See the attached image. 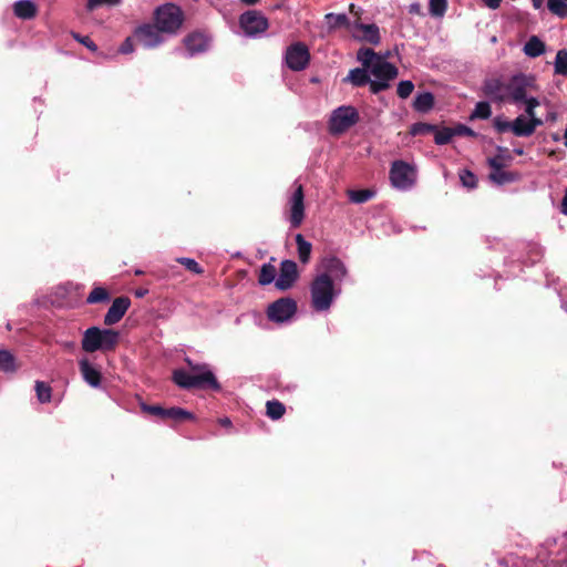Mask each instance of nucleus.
<instances>
[{
    "instance_id": "nucleus-1",
    "label": "nucleus",
    "mask_w": 567,
    "mask_h": 567,
    "mask_svg": "<svg viewBox=\"0 0 567 567\" xmlns=\"http://www.w3.org/2000/svg\"><path fill=\"white\" fill-rule=\"evenodd\" d=\"M187 362L190 367L189 371L184 369L173 371L172 380L177 386L184 390L197 389L216 392L221 390L220 383L207 364H192L189 360Z\"/></svg>"
},
{
    "instance_id": "nucleus-2",
    "label": "nucleus",
    "mask_w": 567,
    "mask_h": 567,
    "mask_svg": "<svg viewBox=\"0 0 567 567\" xmlns=\"http://www.w3.org/2000/svg\"><path fill=\"white\" fill-rule=\"evenodd\" d=\"M389 53L381 55L371 48H360L357 52V60L377 79L390 82L398 78L399 69L386 61Z\"/></svg>"
},
{
    "instance_id": "nucleus-3",
    "label": "nucleus",
    "mask_w": 567,
    "mask_h": 567,
    "mask_svg": "<svg viewBox=\"0 0 567 567\" xmlns=\"http://www.w3.org/2000/svg\"><path fill=\"white\" fill-rule=\"evenodd\" d=\"M120 342V333L113 329L87 328L82 338V349L85 352L113 351Z\"/></svg>"
},
{
    "instance_id": "nucleus-4",
    "label": "nucleus",
    "mask_w": 567,
    "mask_h": 567,
    "mask_svg": "<svg viewBox=\"0 0 567 567\" xmlns=\"http://www.w3.org/2000/svg\"><path fill=\"white\" fill-rule=\"evenodd\" d=\"M153 20L163 33L176 34L184 23L185 16L181 7L168 2L154 10Z\"/></svg>"
},
{
    "instance_id": "nucleus-5",
    "label": "nucleus",
    "mask_w": 567,
    "mask_h": 567,
    "mask_svg": "<svg viewBox=\"0 0 567 567\" xmlns=\"http://www.w3.org/2000/svg\"><path fill=\"white\" fill-rule=\"evenodd\" d=\"M311 306L316 311L328 310L337 295L331 276L320 274L311 282Z\"/></svg>"
},
{
    "instance_id": "nucleus-6",
    "label": "nucleus",
    "mask_w": 567,
    "mask_h": 567,
    "mask_svg": "<svg viewBox=\"0 0 567 567\" xmlns=\"http://www.w3.org/2000/svg\"><path fill=\"white\" fill-rule=\"evenodd\" d=\"M416 167L398 159L391 164L389 178L392 186L400 190H406L416 183Z\"/></svg>"
},
{
    "instance_id": "nucleus-7",
    "label": "nucleus",
    "mask_w": 567,
    "mask_h": 567,
    "mask_svg": "<svg viewBox=\"0 0 567 567\" xmlns=\"http://www.w3.org/2000/svg\"><path fill=\"white\" fill-rule=\"evenodd\" d=\"M535 79L523 73L515 74L507 81V101L511 104H520L526 100L529 89L534 86Z\"/></svg>"
},
{
    "instance_id": "nucleus-8",
    "label": "nucleus",
    "mask_w": 567,
    "mask_h": 567,
    "mask_svg": "<svg viewBox=\"0 0 567 567\" xmlns=\"http://www.w3.org/2000/svg\"><path fill=\"white\" fill-rule=\"evenodd\" d=\"M360 120L358 111L353 106H340L333 111L329 130L332 134H342L355 125Z\"/></svg>"
},
{
    "instance_id": "nucleus-9",
    "label": "nucleus",
    "mask_w": 567,
    "mask_h": 567,
    "mask_svg": "<svg viewBox=\"0 0 567 567\" xmlns=\"http://www.w3.org/2000/svg\"><path fill=\"white\" fill-rule=\"evenodd\" d=\"M297 302L289 297H282L271 302L267 308V318L276 323L289 321L297 312Z\"/></svg>"
},
{
    "instance_id": "nucleus-10",
    "label": "nucleus",
    "mask_w": 567,
    "mask_h": 567,
    "mask_svg": "<svg viewBox=\"0 0 567 567\" xmlns=\"http://www.w3.org/2000/svg\"><path fill=\"white\" fill-rule=\"evenodd\" d=\"M285 61L287 66L292 71L305 70L310 62V52L302 42H296L286 50Z\"/></svg>"
},
{
    "instance_id": "nucleus-11",
    "label": "nucleus",
    "mask_w": 567,
    "mask_h": 567,
    "mask_svg": "<svg viewBox=\"0 0 567 567\" xmlns=\"http://www.w3.org/2000/svg\"><path fill=\"white\" fill-rule=\"evenodd\" d=\"M239 24L249 37L262 33L269 27L268 19L260 11L256 10L244 12L239 18Z\"/></svg>"
},
{
    "instance_id": "nucleus-12",
    "label": "nucleus",
    "mask_w": 567,
    "mask_h": 567,
    "mask_svg": "<svg viewBox=\"0 0 567 567\" xmlns=\"http://www.w3.org/2000/svg\"><path fill=\"white\" fill-rule=\"evenodd\" d=\"M162 33L155 23H144L134 30L133 38L144 48L153 49L164 41Z\"/></svg>"
},
{
    "instance_id": "nucleus-13",
    "label": "nucleus",
    "mask_w": 567,
    "mask_h": 567,
    "mask_svg": "<svg viewBox=\"0 0 567 567\" xmlns=\"http://www.w3.org/2000/svg\"><path fill=\"white\" fill-rule=\"evenodd\" d=\"M289 216L291 227L298 228L305 219V194L301 184H298L289 198Z\"/></svg>"
},
{
    "instance_id": "nucleus-14",
    "label": "nucleus",
    "mask_w": 567,
    "mask_h": 567,
    "mask_svg": "<svg viewBox=\"0 0 567 567\" xmlns=\"http://www.w3.org/2000/svg\"><path fill=\"white\" fill-rule=\"evenodd\" d=\"M299 277L298 266L293 260H282L279 268V277L275 286L280 291L290 289Z\"/></svg>"
},
{
    "instance_id": "nucleus-15",
    "label": "nucleus",
    "mask_w": 567,
    "mask_h": 567,
    "mask_svg": "<svg viewBox=\"0 0 567 567\" xmlns=\"http://www.w3.org/2000/svg\"><path fill=\"white\" fill-rule=\"evenodd\" d=\"M507 81L501 78L485 79L482 85L483 94L492 102L506 103L507 101Z\"/></svg>"
},
{
    "instance_id": "nucleus-16",
    "label": "nucleus",
    "mask_w": 567,
    "mask_h": 567,
    "mask_svg": "<svg viewBox=\"0 0 567 567\" xmlns=\"http://www.w3.org/2000/svg\"><path fill=\"white\" fill-rule=\"evenodd\" d=\"M130 306L131 300L128 297L121 296L115 298L104 316V324L113 326L117 323L124 317Z\"/></svg>"
},
{
    "instance_id": "nucleus-17",
    "label": "nucleus",
    "mask_w": 567,
    "mask_h": 567,
    "mask_svg": "<svg viewBox=\"0 0 567 567\" xmlns=\"http://www.w3.org/2000/svg\"><path fill=\"white\" fill-rule=\"evenodd\" d=\"M183 43L190 55L205 52L209 45V38L202 31H194L183 39Z\"/></svg>"
},
{
    "instance_id": "nucleus-18",
    "label": "nucleus",
    "mask_w": 567,
    "mask_h": 567,
    "mask_svg": "<svg viewBox=\"0 0 567 567\" xmlns=\"http://www.w3.org/2000/svg\"><path fill=\"white\" fill-rule=\"evenodd\" d=\"M323 268L324 272L331 276L332 281H342L343 278L347 277L348 270L342 262L341 259H339L336 256L328 257L323 260Z\"/></svg>"
},
{
    "instance_id": "nucleus-19",
    "label": "nucleus",
    "mask_w": 567,
    "mask_h": 567,
    "mask_svg": "<svg viewBox=\"0 0 567 567\" xmlns=\"http://www.w3.org/2000/svg\"><path fill=\"white\" fill-rule=\"evenodd\" d=\"M344 83H350L354 87L365 86L371 82L370 69L362 65V68H355L350 70L348 75L343 79Z\"/></svg>"
},
{
    "instance_id": "nucleus-20",
    "label": "nucleus",
    "mask_w": 567,
    "mask_h": 567,
    "mask_svg": "<svg viewBox=\"0 0 567 567\" xmlns=\"http://www.w3.org/2000/svg\"><path fill=\"white\" fill-rule=\"evenodd\" d=\"M81 374L84 381L93 388L101 384L102 374L95 369L87 359H82L79 362Z\"/></svg>"
},
{
    "instance_id": "nucleus-21",
    "label": "nucleus",
    "mask_w": 567,
    "mask_h": 567,
    "mask_svg": "<svg viewBox=\"0 0 567 567\" xmlns=\"http://www.w3.org/2000/svg\"><path fill=\"white\" fill-rule=\"evenodd\" d=\"M354 28L362 31L361 40L370 44L377 45L381 41L379 27L377 24H364L360 21H354Z\"/></svg>"
},
{
    "instance_id": "nucleus-22",
    "label": "nucleus",
    "mask_w": 567,
    "mask_h": 567,
    "mask_svg": "<svg viewBox=\"0 0 567 567\" xmlns=\"http://www.w3.org/2000/svg\"><path fill=\"white\" fill-rule=\"evenodd\" d=\"M14 14L23 20L33 19L38 13V8L32 0H19L13 6Z\"/></svg>"
},
{
    "instance_id": "nucleus-23",
    "label": "nucleus",
    "mask_w": 567,
    "mask_h": 567,
    "mask_svg": "<svg viewBox=\"0 0 567 567\" xmlns=\"http://www.w3.org/2000/svg\"><path fill=\"white\" fill-rule=\"evenodd\" d=\"M488 178L496 185H505L518 182L522 178V175L515 171H504V168H501L498 171L491 172Z\"/></svg>"
},
{
    "instance_id": "nucleus-24",
    "label": "nucleus",
    "mask_w": 567,
    "mask_h": 567,
    "mask_svg": "<svg viewBox=\"0 0 567 567\" xmlns=\"http://www.w3.org/2000/svg\"><path fill=\"white\" fill-rule=\"evenodd\" d=\"M189 420H194L193 413L178 406H172L166 408L163 422L173 421L175 423H182Z\"/></svg>"
},
{
    "instance_id": "nucleus-25",
    "label": "nucleus",
    "mask_w": 567,
    "mask_h": 567,
    "mask_svg": "<svg viewBox=\"0 0 567 567\" xmlns=\"http://www.w3.org/2000/svg\"><path fill=\"white\" fill-rule=\"evenodd\" d=\"M435 104V97L431 92L417 94L413 102V109L420 113L430 112Z\"/></svg>"
},
{
    "instance_id": "nucleus-26",
    "label": "nucleus",
    "mask_w": 567,
    "mask_h": 567,
    "mask_svg": "<svg viewBox=\"0 0 567 567\" xmlns=\"http://www.w3.org/2000/svg\"><path fill=\"white\" fill-rule=\"evenodd\" d=\"M523 50L527 56L537 58L545 53L546 45L537 35H532L525 43Z\"/></svg>"
},
{
    "instance_id": "nucleus-27",
    "label": "nucleus",
    "mask_w": 567,
    "mask_h": 567,
    "mask_svg": "<svg viewBox=\"0 0 567 567\" xmlns=\"http://www.w3.org/2000/svg\"><path fill=\"white\" fill-rule=\"evenodd\" d=\"M324 20L329 30H337L341 28L348 29L350 27V20L344 13H327Z\"/></svg>"
},
{
    "instance_id": "nucleus-28",
    "label": "nucleus",
    "mask_w": 567,
    "mask_h": 567,
    "mask_svg": "<svg viewBox=\"0 0 567 567\" xmlns=\"http://www.w3.org/2000/svg\"><path fill=\"white\" fill-rule=\"evenodd\" d=\"M296 244L298 248V257L301 264L306 265L310 261L312 245L307 241L301 234L296 236Z\"/></svg>"
},
{
    "instance_id": "nucleus-29",
    "label": "nucleus",
    "mask_w": 567,
    "mask_h": 567,
    "mask_svg": "<svg viewBox=\"0 0 567 567\" xmlns=\"http://www.w3.org/2000/svg\"><path fill=\"white\" fill-rule=\"evenodd\" d=\"M512 132L514 135L519 137H528L533 135L528 120H526L524 115H519L513 121Z\"/></svg>"
},
{
    "instance_id": "nucleus-30",
    "label": "nucleus",
    "mask_w": 567,
    "mask_h": 567,
    "mask_svg": "<svg viewBox=\"0 0 567 567\" xmlns=\"http://www.w3.org/2000/svg\"><path fill=\"white\" fill-rule=\"evenodd\" d=\"M497 151L499 153H505V155L497 154L494 157H489L487 159L488 166L492 168L491 172H495L501 168H504L505 162L512 159L511 155L508 154V150L506 147L497 146Z\"/></svg>"
},
{
    "instance_id": "nucleus-31",
    "label": "nucleus",
    "mask_w": 567,
    "mask_h": 567,
    "mask_svg": "<svg viewBox=\"0 0 567 567\" xmlns=\"http://www.w3.org/2000/svg\"><path fill=\"white\" fill-rule=\"evenodd\" d=\"M286 413V406L278 400H270L266 403V414L271 420H279Z\"/></svg>"
},
{
    "instance_id": "nucleus-32",
    "label": "nucleus",
    "mask_w": 567,
    "mask_h": 567,
    "mask_svg": "<svg viewBox=\"0 0 567 567\" xmlns=\"http://www.w3.org/2000/svg\"><path fill=\"white\" fill-rule=\"evenodd\" d=\"M492 115L491 104L486 101L477 102L473 112L470 115V120H487Z\"/></svg>"
},
{
    "instance_id": "nucleus-33",
    "label": "nucleus",
    "mask_w": 567,
    "mask_h": 567,
    "mask_svg": "<svg viewBox=\"0 0 567 567\" xmlns=\"http://www.w3.org/2000/svg\"><path fill=\"white\" fill-rule=\"evenodd\" d=\"M554 73L567 78V50L561 49L556 53Z\"/></svg>"
},
{
    "instance_id": "nucleus-34",
    "label": "nucleus",
    "mask_w": 567,
    "mask_h": 567,
    "mask_svg": "<svg viewBox=\"0 0 567 567\" xmlns=\"http://www.w3.org/2000/svg\"><path fill=\"white\" fill-rule=\"evenodd\" d=\"M276 267L272 266L270 262L264 264L258 276V282L261 286H267L271 284L276 278Z\"/></svg>"
},
{
    "instance_id": "nucleus-35",
    "label": "nucleus",
    "mask_w": 567,
    "mask_h": 567,
    "mask_svg": "<svg viewBox=\"0 0 567 567\" xmlns=\"http://www.w3.org/2000/svg\"><path fill=\"white\" fill-rule=\"evenodd\" d=\"M109 300H110V293L103 287L93 288L86 298V302L90 305L106 302Z\"/></svg>"
},
{
    "instance_id": "nucleus-36",
    "label": "nucleus",
    "mask_w": 567,
    "mask_h": 567,
    "mask_svg": "<svg viewBox=\"0 0 567 567\" xmlns=\"http://www.w3.org/2000/svg\"><path fill=\"white\" fill-rule=\"evenodd\" d=\"M34 389L40 403H49L51 401L52 388L48 383L37 381Z\"/></svg>"
},
{
    "instance_id": "nucleus-37",
    "label": "nucleus",
    "mask_w": 567,
    "mask_h": 567,
    "mask_svg": "<svg viewBox=\"0 0 567 567\" xmlns=\"http://www.w3.org/2000/svg\"><path fill=\"white\" fill-rule=\"evenodd\" d=\"M349 199L355 204L367 203L374 196V192L371 189H350L348 190Z\"/></svg>"
},
{
    "instance_id": "nucleus-38",
    "label": "nucleus",
    "mask_w": 567,
    "mask_h": 567,
    "mask_svg": "<svg viewBox=\"0 0 567 567\" xmlns=\"http://www.w3.org/2000/svg\"><path fill=\"white\" fill-rule=\"evenodd\" d=\"M547 8L558 18H567V3L564 0H547Z\"/></svg>"
},
{
    "instance_id": "nucleus-39",
    "label": "nucleus",
    "mask_w": 567,
    "mask_h": 567,
    "mask_svg": "<svg viewBox=\"0 0 567 567\" xmlns=\"http://www.w3.org/2000/svg\"><path fill=\"white\" fill-rule=\"evenodd\" d=\"M454 136L453 127H443L434 132V142L436 145H445L451 142Z\"/></svg>"
},
{
    "instance_id": "nucleus-40",
    "label": "nucleus",
    "mask_w": 567,
    "mask_h": 567,
    "mask_svg": "<svg viewBox=\"0 0 567 567\" xmlns=\"http://www.w3.org/2000/svg\"><path fill=\"white\" fill-rule=\"evenodd\" d=\"M436 131V125L424 123V122H417L414 123L411 127L409 133L413 136L416 135H426L430 133H434Z\"/></svg>"
},
{
    "instance_id": "nucleus-41",
    "label": "nucleus",
    "mask_w": 567,
    "mask_h": 567,
    "mask_svg": "<svg viewBox=\"0 0 567 567\" xmlns=\"http://www.w3.org/2000/svg\"><path fill=\"white\" fill-rule=\"evenodd\" d=\"M447 10V0H430L429 11L432 17L441 18Z\"/></svg>"
},
{
    "instance_id": "nucleus-42",
    "label": "nucleus",
    "mask_w": 567,
    "mask_h": 567,
    "mask_svg": "<svg viewBox=\"0 0 567 567\" xmlns=\"http://www.w3.org/2000/svg\"><path fill=\"white\" fill-rule=\"evenodd\" d=\"M460 179L464 187L473 189L477 186V177L470 169H462L460 172Z\"/></svg>"
},
{
    "instance_id": "nucleus-43",
    "label": "nucleus",
    "mask_w": 567,
    "mask_h": 567,
    "mask_svg": "<svg viewBox=\"0 0 567 567\" xmlns=\"http://www.w3.org/2000/svg\"><path fill=\"white\" fill-rule=\"evenodd\" d=\"M0 370L6 372L14 370V357L7 350H0Z\"/></svg>"
},
{
    "instance_id": "nucleus-44",
    "label": "nucleus",
    "mask_w": 567,
    "mask_h": 567,
    "mask_svg": "<svg viewBox=\"0 0 567 567\" xmlns=\"http://www.w3.org/2000/svg\"><path fill=\"white\" fill-rule=\"evenodd\" d=\"M141 410L146 414H150L152 416L157 417L161 421H164V414H165L166 408H163L161 405H151V404L142 403Z\"/></svg>"
},
{
    "instance_id": "nucleus-45",
    "label": "nucleus",
    "mask_w": 567,
    "mask_h": 567,
    "mask_svg": "<svg viewBox=\"0 0 567 567\" xmlns=\"http://www.w3.org/2000/svg\"><path fill=\"white\" fill-rule=\"evenodd\" d=\"M177 261L193 274H196V275L204 274L203 267L195 259L182 257V258H178Z\"/></svg>"
},
{
    "instance_id": "nucleus-46",
    "label": "nucleus",
    "mask_w": 567,
    "mask_h": 567,
    "mask_svg": "<svg viewBox=\"0 0 567 567\" xmlns=\"http://www.w3.org/2000/svg\"><path fill=\"white\" fill-rule=\"evenodd\" d=\"M413 90H414V84L411 81L405 80V81H401L398 84L396 93H398L399 97L408 99L412 94Z\"/></svg>"
},
{
    "instance_id": "nucleus-47",
    "label": "nucleus",
    "mask_w": 567,
    "mask_h": 567,
    "mask_svg": "<svg viewBox=\"0 0 567 567\" xmlns=\"http://www.w3.org/2000/svg\"><path fill=\"white\" fill-rule=\"evenodd\" d=\"M512 125H513V122L506 121L502 116H496L493 120V126L498 133L512 131Z\"/></svg>"
},
{
    "instance_id": "nucleus-48",
    "label": "nucleus",
    "mask_w": 567,
    "mask_h": 567,
    "mask_svg": "<svg viewBox=\"0 0 567 567\" xmlns=\"http://www.w3.org/2000/svg\"><path fill=\"white\" fill-rule=\"evenodd\" d=\"M121 0H87L86 2V9L89 11H93L94 9H96L97 7H102V6H111V7H114V6H117L120 4Z\"/></svg>"
},
{
    "instance_id": "nucleus-49",
    "label": "nucleus",
    "mask_w": 567,
    "mask_h": 567,
    "mask_svg": "<svg viewBox=\"0 0 567 567\" xmlns=\"http://www.w3.org/2000/svg\"><path fill=\"white\" fill-rule=\"evenodd\" d=\"M71 35L74 40H76L78 42L82 43L83 45H85L89 50L91 51H96L97 50V45L91 40L90 37L87 35H81L80 33H76V32H71Z\"/></svg>"
},
{
    "instance_id": "nucleus-50",
    "label": "nucleus",
    "mask_w": 567,
    "mask_h": 567,
    "mask_svg": "<svg viewBox=\"0 0 567 567\" xmlns=\"http://www.w3.org/2000/svg\"><path fill=\"white\" fill-rule=\"evenodd\" d=\"M367 85H369L370 92L372 94H378L382 91H385L390 87V83L381 81V80H371Z\"/></svg>"
},
{
    "instance_id": "nucleus-51",
    "label": "nucleus",
    "mask_w": 567,
    "mask_h": 567,
    "mask_svg": "<svg viewBox=\"0 0 567 567\" xmlns=\"http://www.w3.org/2000/svg\"><path fill=\"white\" fill-rule=\"evenodd\" d=\"M454 136H471L475 137L477 134L474 132L471 127L464 125V124H457L455 127H453Z\"/></svg>"
},
{
    "instance_id": "nucleus-52",
    "label": "nucleus",
    "mask_w": 567,
    "mask_h": 567,
    "mask_svg": "<svg viewBox=\"0 0 567 567\" xmlns=\"http://www.w3.org/2000/svg\"><path fill=\"white\" fill-rule=\"evenodd\" d=\"M522 103L525 104V112L527 115H533L535 113V107L539 105V101L536 97H527Z\"/></svg>"
},
{
    "instance_id": "nucleus-53",
    "label": "nucleus",
    "mask_w": 567,
    "mask_h": 567,
    "mask_svg": "<svg viewBox=\"0 0 567 567\" xmlns=\"http://www.w3.org/2000/svg\"><path fill=\"white\" fill-rule=\"evenodd\" d=\"M134 50L132 38H127L121 45L120 51L124 54L131 53Z\"/></svg>"
},
{
    "instance_id": "nucleus-54",
    "label": "nucleus",
    "mask_w": 567,
    "mask_h": 567,
    "mask_svg": "<svg viewBox=\"0 0 567 567\" xmlns=\"http://www.w3.org/2000/svg\"><path fill=\"white\" fill-rule=\"evenodd\" d=\"M528 116H529L528 123H529L530 130L534 134L536 128L538 126L543 125V121L540 118L536 117L535 113H533V115H528Z\"/></svg>"
},
{
    "instance_id": "nucleus-55",
    "label": "nucleus",
    "mask_w": 567,
    "mask_h": 567,
    "mask_svg": "<svg viewBox=\"0 0 567 567\" xmlns=\"http://www.w3.org/2000/svg\"><path fill=\"white\" fill-rule=\"evenodd\" d=\"M349 11H350L351 14H353L357 18L355 21H360V16L362 13V9L361 8H358L355 4L351 3L349 6Z\"/></svg>"
},
{
    "instance_id": "nucleus-56",
    "label": "nucleus",
    "mask_w": 567,
    "mask_h": 567,
    "mask_svg": "<svg viewBox=\"0 0 567 567\" xmlns=\"http://www.w3.org/2000/svg\"><path fill=\"white\" fill-rule=\"evenodd\" d=\"M484 4L489 9H497L501 6L502 0H483Z\"/></svg>"
},
{
    "instance_id": "nucleus-57",
    "label": "nucleus",
    "mask_w": 567,
    "mask_h": 567,
    "mask_svg": "<svg viewBox=\"0 0 567 567\" xmlns=\"http://www.w3.org/2000/svg\"><path fill=\"white\" fill-rule=\"evenodd\" d=\"M409 13L411 14H422L421 4L420 3H412L409 7Z\"/></svg>"
},
{
    "instance_id": "nucleus-58",
    "label": "nucleus",
    "mask_w": 567,
    "mask_h": 567,
    "mask_svg": "<svg viewBox=\"0 0 567 567\" xmlns=\"http://www.w3.org/2000/svg\"><path fill=\"white\" fill-rule=\"evenodd\" d=\"M560 212L564 215H567V188L565 189V193H564Z\"/></svg>"
},
{
    "instance_id": "nucleus-59",
    "label": "nucleus",
    "mask_w": 567,
    "mask_h": 567,
    "mask_svg": "<svg viewBox=\"0 0 567 567\" xmlns=\"http://www.w3.org/2000/svg\"><path fill=\"white\" fill-rule=\"evenodd\" d=\"M219 424L225 427H229L231 425V421L228 417H223L218 420Z\"/></svg>"
},
{
    "instance_id": "nucleus-60",
    "label": "nucleus",
    "mask_w": 567,
    "mask_h": 567,
    "mask_svg": "<svg viewBox=\"0 0 567 567\" xmlns=\"http://www.w3.org/2000/svg\"><path fill=\"white\" fill-rule=\"evenodd\" d=\"M147 292H148L147 289L140 288V289L135 290V296L137 298H143Z\"/></svg>"
},
{
    "instance_id": "nucleus-61",
    "label": "nucleus",
    "mask_w": 567,
    "mask_h": 567,
    "mask_svg": "<svg viewBox=\"0 0 567 567\" xmlns=\"http://www.w3.org/2000/svg\"><path fill=\"white\" fill-rule=\"evenodd\" d=\"M544 0H532V4L535 9H540L543 7Z\"/></svg>"
},
{
    "instance_id": "nucleus-62",
    "label": "nucleus",
    "mask_w": 567,
    "mask_h": 567,
    "mask_svg": "<svg viewBox=\"0 0 567 567\" xmlns=\"http://www.w3.org/2000/svg\"><path fill=\"white\" fill-rule=\"evenodd\" d=\"M243 3L247 4V6H255L257 4L260 0H240Z\"/></svg>"
},
{
    "instance_id": "nucleus-63",
    "label": "nucleus",
    "mask_w": 567,
    "mask_h": 567,
    "mask_svg": "<svg viewBox=\"0 0 567 567\" xmlns=\"http://www.w3.org/2000/svg\"><path fill=\"white\" fill-rule=\"evenodd\" d=\"M517 155H522L523 154V150H515L514 151Z\"/></svg>"
},
{
    "instance_id": "nucleus-64",
    "label": "nucleus",
    "mask_w": 567,
    "mask_h": 567,
    "mask_svg": "<svg viewBox=\"0 0 567 567\" xmlns=\"http://www.w3.org/2000/svg\"><path fill=\"white\" fill-rule=\"evenodd\" d=\"M142 274H143V271H142V270H136V271H135V275H137V276H140V275H142Z\"/></svg>"
}]
</instances>
